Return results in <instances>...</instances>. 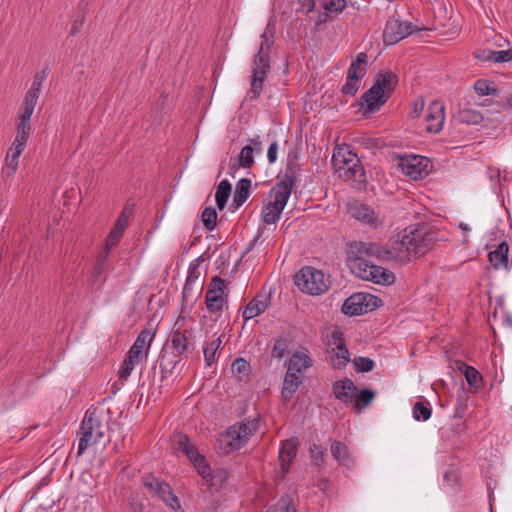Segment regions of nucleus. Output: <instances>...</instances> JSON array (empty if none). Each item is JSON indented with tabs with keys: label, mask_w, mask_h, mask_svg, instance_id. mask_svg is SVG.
Listing matches in <instances>:
<instances>
[{
	"label": "nucleus",
	"mask_w": 512,
	"mask_h": 512,
	"mask_svg": "<svg viewBox=\"0 0 512 512\" xmlns=\"http://www.w3.org/2000/svg\"><path fill=\"white\" fill-rule=\"evenodd\" d=\"M332 164L339 177L351 183L356 190L366 189L367 177L364 167L358 156L347 146L334 150Z\"/></svg>",
	"instance_id": "f257e3e1"
},
{
	"label": "nucleus",
	"mask_w": 512,
	"mask_h": 512,
	"mask_svg": "<svg viewBox=\"0 0 512 512\" xmlns=\"http://www.w3.org/2000/svg\"><path fill=\"white\" fill-rule=\"evenodd\" d=\"M261 44L258 53L254 56L252 62L251 87L247 92L250 100L259 98L263 91L264 82L270 72V50L273 40L272 36H268L267 32L261 34Z\"/></svg>",
	"instance_id": "f03ea898"
},
{
	"label": "nucleus",
	"mask_w": 512,
	"mask_h": 512,
	"mask_svg": "<svg viewBox=\"0 0 512 512\" xmlns=\"http://www.w3.org/2000/svg\"><path fill=\"white\" fill-rule=\"evenodd\" d=\"M105 431L103 411L97 408L88 409L81 423L78 455H81L88 447L100 443Z\"/></svg>",
	"instance_id": "7ed1b4c3"
},
{
	"label": "nucleus",
	"mask_w": 512,
	"mask_h": 512,
	"mask_svg": "<svg viewBox=\"0 0 512 512\" xmlns=\"http://www.w3.org/2000/svg\"><path fill=\"white\" fill-rule=\"evenodd\" d=\"M403 236L407 250L410 252V258L425 255L437 241V231L427 225L407 228L404 230Z\"/></svg>",
	"instance_id": "20e7f679"
},
{
	"label": "nucleus",
	"mask_w": 512,
	"mask_h": 512,
	"mask_svg": "<svg viewBox=\"0 0 512 512\" xmlns=\"http://www.w3.org/2000/svg\"><path fill=\"white\" fill-rule=\"evenodd\" d=\"M295 285L303 293L318 296L329 289L331 281L321 270L304 266L295 275Z\"/></svg>",
	"instance_id": "39448f33"
},
{
	"label": "nucleus",
	"mask_w": 512,
	"mask_h": 512,
	"mask_svg": "<svg viewBox=\"0 0 512 512\" xmlns=\"http://www.w3.org/2000/svg\"><path fill=\"white\" fill-rule=\"evenodd\" d=\"M399 167L402 172L412 180H420L429 175L432 165L431 161L424 156L408 155L401 157Z\"/></svg>",
	"instance_id": "423d86ee"
},
{
	"label": "nucleus",
	"mask_w": 512,
	"mask_h": 512,
	"mask_svg": "<svg viewBox=\"0 0 512 512\" xmlns=\"http://www.w3.org/2000/svg\"><path fill=\"white\" fill-rule=\"evenodd\" d=\"M228 296L226 282L220 277H213L205 294V303L209 312H221L225 297Z\"/></svg>",
	"instance_id": "0eeeda50"
},
{
	"label": "nucleus",
	"mask_w": 512,
	"mask_h": 512,
	"mask_svg": "<svg viewBox=\"0 0 512 512\" xmlns=\"http://www.w3.org/2000/svg\"><path fill=\"white\" fill-rule=\"evenodd\" d=\"M416 30V27L411 22L389 19L383 32L384 43L386 45H394Z\"/></svg>",
	"instance_id": "6e6552de"
},
{
	"label": "nucleus",
	"mask_w": 512,
	"mask_h": 512,
	"mask_svg": "<svg viewBox=\"0 0 512 512\" xmlns=\"http://www.w3.org/2000/svg\"><path fill=\"white\" fill-rule=\"evenodd\" d=\"M258 421L247 420L229 427L227 436L231 439V450L239 449L247 442L249 437L257 430Z\"/></svg>",
	"instance_id": "1a4fd4ad"
},
{
	"label": "nucleus",
	"mask_w": 512,
	"mask_h": 512,
	"mask_svg": "<svg viewBox=\"0 0 512 512\" xmlns=\"http://www.w3.org/2000/svg\"><path fill=\"white\" fill-rule=\"evenodd\" d=\"M383 251L384 261H395L400 264H406L411 259L403 235L401 238L398 236L397 238L390 239L383 246Z\"/></svg>",
	"instance_id": "9d476101"
},
{
	"label": "nucleus",
	"mask_w": 512,
	"mask_h": 512,
	"mask_svg": "<svg viewBox=\"0 0 512 512\" xmlns=\"http://www.w3.org/2000/svg\"><path fill=\"white\" fill-rule=\"evenodd\" d=\"M349 213L354 219L373 229H377L383 224V218L380 214L366 204L355 203L351 205Z\"/></svg>",
	"instance_id": "9b49d317"
},
{
	"label": "nucleus",
	"mask_w": 512,
	"mask_h": 512,
	"mask_svg": "<svg viewBox=\"0 0 512 512\" xmlns=\"http://www.w3.org/2000/svg\"><path fill=\"white\" fill-rule=\"evenodd\" d=\"M298 439L293 437L284 441L279 450V461L281 467V475L277 476V481L285 478V475L290 469V465L295 459L298 451Z\"/></svg>",
	"instance_id": "f8f14e48"
},
{
	"label": "nucleus",
	"mask_w": 512,
	"mask_h": 512,
	"mask_svg": "<svg viewBox=\"0 0 512 512\" xmlns=\"http://www.w3.org/2000/svg\"><path fill=\"white\" fill-rule=\"evenodd\" d=\"M444 120L445 107L443 102L438 100L432 101L425 115L426 130L430 133H438L443 127Z\"/></svg>",
	"instance_id": "ddd939ff"
},
{
	"label": "nucleus",
	"mask_w": 512,
	"mask_h": 512,
	"mask_svg": "<svg viewBox=\"0 0 512 512\" xmlns=\"http://www.w3.org/2000/svg\"><path fill=\"white\" fill-rule=\"evenodd\" d=\"M388 99V95L378 91L376 87L372 85V87L361 96L360 106H366V112L374 113L378 111Z\"/></svg>",
	"instance_id": "4468645a"
},
{
	"label": "nucleus",
	"mask_w": 512,
	"mask_h": 512,
	"mask_svg": "<svg viewBox=\"0 0 512 512\" xmlns=\"http://www.w3.org/2000/svg\"><path fill=\"white\" fill-rule=\"evenodd\" d=\"M351 252L354 256L361 258L372 257L379 261H384L383 246L373 242H356L350 246Z\"/></svg>",
	"instance_id": "2eb2a0df"
},
{
	"label": "nucleus",
	"mask_w": 512,
	"mask_h": 512,
	"mask_svg": "<svg viewBox=\"0 0 512 512\" xmlns=\"http://www.w3.org/2000/svg\"><path fill=\"white\" fill-rule=\"evenodd\" d=\"M331 339L335 345V349L337 350L335 357L338 361L334 364V367L343 368L350 361V355L345 344L343 333L339 328H336L331 332Z\"/></svg>",
	"instance_id": "dca6fc26"
},
{
	"label": "nucleus",
	"mask_w": 512,
	"mask_h": 512,
	"mask_svg": "<svg viewBox=\"0 0 512 512\" xmlns=\"http://www.w3.org/2000/svg\"><path fill=\"white\" fill-rule=\"evenodd\" d=\"M365 298H367V296H365L363 292L352 294L344 301L342 312L348 316H358L366 313Z\"/></svg>",
	"instance_id": "f3484780"
},
{
	"label": "nucleus",
	"mask_w": 512,
	"mask_h": 512,
	"mask_svg": "<svg viewBox=\"0 0 512 512\" xmlns=\"http://www.w3.org/2000/svg\"><path fill=\"white\" fill-rule=\"evenodd\" d=\"M398 84V76L392 71H386L378 74L373 86L383 94L388 95L390 98L392 92Z\"/></svg>",
	"instance_id": "a211bd4d"
},
{
	"label": "nucleus",
	"mask_w": 512,
	"mask_h": 512,
	"mask_svg": "<svg viewBox=\"0 0 512 512\" xmlns=\"http://www.w3.org/2000/svg\"><path fill=\"white\" fill-rule=\"evenodd\" d=\"M300 384L301 376L287 370L281 390V397L284 403H288L292 399Z\"/></svg>",
	"instance_id": "6ab92c4d"
},
{
	"label": "nucleus",
	"mask_w": 512,
	"mask_h": 512,
	"mask_svg": "<svg viewBox=\"0 0 512 512\" xmlns=\"http://www.w3.org/2000/svg\"><path fill=\"white\" fill-rule=\"evenodd\" d=\"M269 299L266 296L258 295L254 297L247 305L245 310L243 311V318L246 321H249L258 315L265 312L268 308Z\"/></svg>",
	"instance_id": "aec40b11"
},
{
	"label": "nucleus",
	"mask_w": 512,
	"mask_h": 512,
	"mask_svg": "<svg viewBox=\"0 0 512 512\" xmlns=\"http://www.w3.org/2000/svg\"><path fill=\"white\" fill-rule=\"evenodd\" d=\"M332 390L336 399L347 403L351 400L353 392L356 390V385L351 379L345 377L334 382Z\"/></svg>",
	"instance_id": "412c9836"
},
{
	"label": "nucleus",
	"mask_w": 512,
	"mask_h": 512,
	"mask_svg": "<svg viewBox=\"0 0 512 512\" xmlns=\"http://www.w3.org/2000/svg\"><path fill=\"white\" fill-rule=\"evenodd\" d=\"M312 362L311 357L306 353L296 351L287 363V370L301 376L303 371L312 366Z\"/></svg>",
	"instance_id": "4be33fe9"
},
{
	"label": "nucleus",
	"mask_w": 512,
	"mask_h": 512,
	"mask_svg": "<svg viewBox=\"0 0 512 512\" xmlns=\"http://www.w3.org/2000/svg\"><path fill=\"white\" fill-rule=\"evenodd\" d=\"M24 150L11 147L6 155V164L1 171V177L7 181L11 179L17 171L19 164V157Z\"/></svg>",
	"instance_id": "5701e85b"
},
{
	"label": "nucleus",
	"mask_w": 512,
	"mask_h": 512,
	"mask_svg": "<svg viewBox=\"0 0 512 512\" xmlns=\"http://www.w3.org/2000/svg\"><path fill=\"white\" fill-rule=\"evenodd\" d=\"M188 330H181L180 328L173 329L170 334L169 340L171 341L172 348L176 351L177 356L183 355L189 349Z\"/></svg>",
	"instance_id": "b1692460"
},
{
	"label": "nucleus",
	"mask_w": 512,
	"mask_h": 512,
	"mask_svg": "<svg viewBox=\"0 0 512 512\" xmlns=\"http://www.w3.org/2000/svg\"><path fill=\"white\" fill-rule=\"evenodd\" d=\"M508 252H509V245L507 242L500 243L495 250L489 252L488 259L491 265L499 269L501 267H504L505 269L508 268Z\"/></svg>",
	"instance_id": "393cba45"
},
{
	"label": "nucleus",
	"mask_w": 512,
	"mask_h": 512,
	"mask_svg": "<svg viewBox=\"0 0 512 512\" xmlns=\"http://www.w3.org/2000/svg\"><path fill=\"white\" fill-rule=\"evenodd\" d=\"M331 454L339 465L350 468L353 466V459L350 455L348 447L340 441H333L331 443Z\"/></svg>",
	"instance_id": "a878e982"
},
{
	"label": "nucleus",
	"mask_w": 512,
	"mask_h": 512,
	"mask_svg": "<svg viewBox=\"0 0 512 512\" xmlns=\"http://www.w3.org/2000/svg\"><path fill=\"white\" fill-rule=\"evenodd\" d=\"M370 266L371 262L369 260L359 256H354V258L350 261L352 272L363 280L376 278L375 275H372L373 272H371V269L368 268Z\"/></svg>",
	"instance_id": "bb28decb"
},
{
	"label": "nucleus",
	"mask_w": 512,
	"mask_h": 512,
	"mask_svg": "<svg viewBox=\"0 0 512 512\" xmlns=\"http://www.w3.org/2000/svg\"><path fill=\"white\" fill-rule=\"evenodd\" d=\"M176 449L186 454V456L192 463L203 456L199 453L198 449L191 443L188 436L184 434L178 435L176 439Z\"/></svg>",
	"instance_id": "cd10ccee"
},
{
	"label": "nucleus",
	"mask_w": 512,
	"mask_h": 512,
	"mask_svg": "<svg viewBox=\"0 0 512 512\" xmlns=\"http://www.w3.org/2000/svg\"><path fill=\"white\" fill-rule=\"evenodd\" d=\"M110 250H107L106 248L103 249V251L100 252V254L97 257V260L94 264L93 271H92V280L93 282H104L105 279H102V276L106 272L107 267V261L109 257Z\"/></svg>",
	"instance_id": "c85d7f7f"
},
{
	"label": "nucleus",
	"mask_w": 512,
	"mask_h": 512,
	"mask_svg": "<svg viewBox=\"0 0 512 512\" xmlns=\"http://www.w3.org/2000/svg\"><path fill=\"white\" fill-rule=\"evenodd\" d=\"M250 187L251 181L247 178H242L237 182L233 195V202L236 208H239L247 200Z\"/></svg>",
	"instance_id": "c756f323"
},
{
	"label": "nucleus",
	"mask_w": 512,
	"mask_h": 512,
	"mask_svg": "<svg viewBox=\"0 0 512 512\" xmlns=\"http://www.w3.org/2000/svg\"><path fill=\"white\" fill-rule=\"evenodd\" d=\"M367 62V54L361 52L357 55L356 60L351 63L347 70V76L350 79H357L359 81L365 75L366 69L363 67Z\"/></svg>",
	"instance_id": "7c9ffc66"
},
{
	"label": "nucleus",
	"mask_w": 512,
	"mask_h": 512,
	"mask_svg": "<svg viewBox=\"0 0 512 512\" xmlns=\"http://www.w3.org/2000/svg\"><path fill=\"white\" fill-rule=\"evenodd\" d=\"M157 496L174 511L181 510L180 501L178 497L173 493L171 486L169 484L166 483L164 486H161L159 494Z\"/></svg>",
	"instance_id": "2f4dec72"
},
{
	"label": "nucleus",
	"mask_w": 512,
	"mask_h": 512,
	"mask_svg": "<svg viewBox=\"0 0 512 512\" xmlns=\"http://www.w3.org/2000/svg\"><path fill=\"white\" fill-rule=\"evenodd\" d=\"M31 132L30 123L17 122V134L11 147L24 150Z\"/></svg>",
	"instance_id": "473e14b6"
},
{
	"label": "nucleus",
	"mask_w": 512,
	"mask_h": 512,
	"mask_svg": "<svg viewBox=\"0 0 512 512\" xmlns=\"http://www.w3.org/2000/svg\"><path fill=\"white\" fill-rule=\"evenodd\" d=\"M178 361L174 358H168L163 351H161L159 355V365H160V380L161 382L166 381L174 372Z\"/></svg>",
	"instance_id": "72a5a7b5"
},
{
	"label": "nucleus",
	"mask_w": 512,
	"mask_h": 512,
	"mask_svg": "<svg viewBox=\"0 0 512 512\" xmlns=\"http://www.w3.org/2000/svg\"><path fill=\"white\" fill-rule=\"evenodd\" d=\"M459 369H460V371L463 372L465 379L470 386H472L476 389H478L482 386L483 378H482L480 372L477 369H475L473 366H469V365L463 363L462 367H460Z\"/></svg>",
	"instance_id": "f704fd0d"
},
{
	"label": "nucleus",
	"mask_w": 512,
	"mask_h": 512,
	"mask_svg": "<svg viewBox=\"0 0 512 512\" xmlns=\"http://www.w3.org/2000/svg\"><path fill=\"white\" fill-rule=\"evenodd\" d=\"M232 186L228 180H222L216 190L215 199L216 204L220 210H223L226 206L227 200L230 196Z\"/></svg>",
	"instance_id": "c9c22d12"
},
{
	"label": "nucleus",
	"mask_w": 512,
	"mask_h": 512,
	"mask_svg": "<svg viewBox=\"0 0 512 512\" xmlns=\"http://www.w3.org/2000/svg\"><path fill=\"white\" fill-rule=\"evenodd\" d=\"M154 337L155 332L152 329H143L138 334L132 346L144 350L146 353H148Z\"/></svg>",
	"instance_id": "e433bc0d"
},
{
	"label": "nucleus",
	"mask_w": 512,
	"mask_h": 512,
	"mask_svg": "<svg viewBox=\"0 0 512 512\" xmlns=\"http://www.w3.org/2000/svg\"><path fill=\"white\" fill-rule=\"evenodd\" d=\"M375 398V392L371 389H363L361 390L355 399L354 409L357 413H361L364 408H366Z\"/></svg>",
	"instance_id": "4c0bfd02"
},
{
	"label": "nucleus",
	"mask_w": 512,
	"mask_h": 512,
	"mask_svg": "<svg viewBox=\"0 0 512 512\" xmlns=\"http://www.w3.org/2000/svg\"><path fill=\"white\" fill-rule=\"evenodd\" d=\"M368 268L373 272L372 275H375L376 277L374 279H368V281H372L377 284H390L394 281V274L385 272L382 267L371 263V266Z\"/></svg>",
	"instance_id": "58836bf2"
},
{
	"label": "nucleus",
	"mask_w": 512,
	"mask_h": 512,
	"mask_svg": "<svg viewBox=\"0 0 512 512\" xmlns=\"http://www.w3.org/2000/svg\"><path fill=\"white\" fill-rule=\"evenodd\" d=\"M297 165L295 163H288L284 172V177L277 184L286 186L290 191L294 188L297 182Z\"/></svg>",
	"instance_id": "ea45409f"
},
{
	"label": "nucleus",
	"mask_w": 512,
	"mask_h": 512,
	"mask_svg": "<svg viewBox=\"0 0 512 512\" xmlns=\"http://www.w3.org/2000/svg\"><path fill=\"white\" fill-rule=\"evenodd\" d=\"M458 120L465 124L476 125L483 121V116L476 110L462 109L458 113Z\"/></svg>",
	"instance_id": "a19ab883"
},
{
	"label": "nucleus",
	"mask_w": 512,
	"mask_h": 512,
	"mask_svg": "<svg viewBox=\"0 0 512 512\" xmlns=\"http://www.w3.org/2000/svg\"><path fill=\"white\" fill-rule=\"evenodd\" d=\"M236 159L238 166L250 168L254 164V148L250 145L244 146Z\"/></svg>",
	"instance_id": "79ce46f5"
},
{
	"label": "nucleus",
	"mask_w": 512,
	"mask_h": 512,
	"mask_svg": "<svg viewBox=\"0 0 512 512\" xmlns=\"http://www.w3.org/2000/svg\"><path fill=\"white\" fill-rule=\"evenodd\" d=\"M291 192L292 191H290L289 188H287L286 186L276 184V186L270 192L269 196L274 201H276V203L278 202L279 204L285 207L291 195Z\"/></svg>",
	"instance_id": "37998d69"
},
{
	"label": "nucleus",
	"mask_w": 512,
	"mask_h": 512,
	"mask_svg": "<svg viewBox=\"0 0 512 512\" xmlns=\"http://www.w3.org/2000/svg\"><path fill=\"white\" fill-rule=\"evenodd\" d=\"M142 360L139 358H133L130 355H126V358L124 359L120 371H119V378L121 380H126L132 373L134 367L138 365Z\"/></svg>",
	"instance_id": "c03bdc74"
},
{
	"label": "nucleus",
	"mask_w": 512,
	"mask_h": 512,
	"mask_svg": "<svg viewBox=\"0 0 512 512\" xmlns=\"http://www.w3.org/2000/svg\"><path fill=\"white\" fill-rule=\"evenodd\" d=\"M309 452L312 463L315 466L322 468L325 464L326 450L318 444H312L309 448Z\"/></svg>",
	"instance_id": "a18cd8bd"
},
{
	"label": "nucleus",
	"mask_w": 512,
	"mask_h": 512,
	"mask_svg": "<svg viewBox=\"0 0 512 512\" xmlns=\"http://www.w3.org/2000/svg\"><path fill=\"white\" fill-rule=\"evenodd\" d=\"M432 415L429 404L425 405L422 401H417L413 406V417L417 421H427Z\"/></svg>",
	"instance_id": "49530a36"
},
{
	"label": "nucleus",
	"mask_w": 512,
	"mask_h": 512,
	"mask_svg": "<svg viewBox=\"0 0 512 512\" xmlns=\"http://www.w3.org/2000/svg\"><path fill=\"white\" fill-rule=\"evenodd\" d=\"M202 222L208 231H212L217 222V212L213 207H206L202 212Z\"/></svg>",
	"instance_id": "de8ad7c7"
},
{
	"label": "nucleus",
	"mask_w": 512,
	"mask_h": 512,
	"mask_svg": "<svg viewBox=\"0 0 512 512\" xmlns=\"http://www.w3.org/2000/svg\"><path fill=\"white\" fill-rule=\"evenodd\" d=\"M346 5V0H324L323 2L324 10L329 15H338L345 9Z\"/></svg>",
	"instance_id": "09e8293b"
},
{
	"label": "nucleus",
	"mask_w": 512,
	"mask_h": 512,
	"mask_svg": "<svg viewBox=\"0 0 512 512\" xmlns=\"http://www.w3.org/2000/svg\"><path fill=\"white\" fill-rule=\"evenodd\" d=\"M200 277L199 265L197 263H191L188 269L186 282L183 289V295L191 289V285Z\"/></svg>",
	"instance_id": "8fccbe9b"
},
{
	"label": "nucleus",
	"mask_w": 512,
	"mask_h": 512,
	"mask_svg": "<svg viewBox=\"0 0 512 512\" xmlns=\"http://www.w3.org/2000/svg\"><path fill=\"white\" fill-rule=\"evenodd\" d=\"M474 89L481 96L498 94L497 88L490 87L488 81L484 79L477 80L474 84Z\"/></svg>",
	"instance_id": "3c124183"
},
{
	"label": "nucleus",
	"mask_w": 512,
	"mask_h": 512,
	"mask_svg": "<svg viewBox=\"0 0 512 512\" xmlns=\"http://www.w3.org/2000/svg\"><path fill=\"white\" fill-rule=\"evenodd\" d=\"M124 231L125 230L114 226L107 236L104 248L111 250L113 247H115L122 238Z\"/></svg>",
	"instance_id": "603ef678"
},
{
	"label": "nucleus",
	"mask_w": 512,
	"mask_h": 512,
	"mask_svg": "<svg viewBox=\"0 0 512 512\" xmlns=\"http://www.w3.org/2000/svg\"><path fill=\"white\" fill-rule=\"evenodd\" d=\"M288 340L284 338L277 339L271 351V356L274 358L281 359L285 356L288 351Z\"/></svg>",
	"instance_id": "864d4df0"
},
{
	"label": "nucleus",
	"mask_w": 512,
	"mask_h": 512,
	"mask_svg": "<svg viewBox=\"0 0 512 512\" xmlns=\"http://www.w3.org/2000/svg\"><path fill=\"white\" fill-rule=\"evenodd\" d=\"M142 484L145 488L149 489L151 492H154L156 495L159 494L160 487L164 486L166 483L160 481L153 475H147L142 478Z\"/></svg>",
	"instance_id": "5fc2aeb1"
},
{
	"label": "nucleus",
	"mask_w": 512,
	"mask_h": 512,
	"mask_svg": "<svg viewBox=\"0 0 512 512\" xmlns=\"http://www.w3.org/2000/svg\"><path fill=\"white\" fill-rule=\"evenodd\" d=\"M49 75V69L44 68L40 71H37L33 77V82L30 87V90L37 91L41 93L42 85L44 81L47 79Z\"/></svg>",
	"instance_id": "6e6d98bb"
},
{
	"label": "nucleus",
	"mask_w": 512,
	"mask_h": 512,
	"mask_svg": "<svg viewBox=\"0 0 512 512\" xmlns=\"http://www.w3.org/2000/svg\"><path fill=\"white\" fill-rule=\"evenodd\" d=\"M354 365L357 372H370L373 370L375 363L371 358L360 356L354 359Z\"/></svg>",
	"instance_id": "4d7b16f0"
},
{
	"label": "nucleus",
	"mask_w": 512,
	"mask_h": 512,
	"mask_svg": "<svg viewBox=\"0 0 512 512\" xmlns=\"http://www.w3.org/2000/svg\"><path fill=\"white\" fill-rule=\"evenodd\" d=\"M194 467L197 469L198 473L204 478L208 479L211 477V468L209 464L206 462L205 457L202 456L195 462H193Z\"/></svg>",
	"instance_id": "13d9d810"
},
{
	"label": "nucleus",
	"mask_w": 512,
	"mask_h": 512,
	"mask_svg": "<svg viewBox=\"0 0 512 512\" xmlns=\"http://www.w3.org/2000/svg\"><path fill=\"white\" fill-rule=\"evenodd\" d=\"M281 213L274 211L273 208L265 205L262 211V217L265 224H276L279 220Z\"/></svg>",
	"instance_id": "bf43d9fd"
},
{
	"label": "nucleus",
	"mask_w": 512,
	"mask_h": 512,
	"mask_svg": "<svg viewBox=\"0 0 512 512\" xmlns=\"http://www.w3.org/2000/svg\"><path fill=\"white\" fill-rule=\"evenodd\" d=\"M278 506L282 512H296L294 500L289 494H284L281 496Z\"/></svg>",
	"instance_id": "052dcab7"
},
{
	"label": "nucleus",
	"mask_w": 512,
	"mask_h": 512,
	"mask_svg": "<svg viewBox=\"0 0 512 512\" xmlns=\"http://www.w3.org/2000/svg\"><path fill=\"white\" fill-rule=\"evenodd\" d=\"M344 95L354 96L358 91V80L350 79V76L346 77V82L341 89Z\"/></svg>",
	"instance_id": "680f3d73"
},
{
	"label": "nucleus",
	"mask_w": 512,
	"mask_h": 512,
	"mask_svg": "<svg viewBox=\"0 0 512 512\" xmlns=\"http://www.w3.org/2000/svg\"><path fill=\"white\" fill-rule=\"evenodd\" d=\"M365 296H367V298H365V311L366 313L369 312V311H373L374 309L380 307L381 303H382V300L375 296V295H372V294H369V293H365Z\"/></svg>",
	"instance_id": "e2e57ef3"
},
{
	"label": "nucleus",
	"mask_w": 512,
	"mask_h": 512,
	"mask_svg": "<svg viewBox=\"0 0 512 512\" xmlns=\"http://www.w3.org/2000/svg\"><path fill=\"white\" fill-rule=\"evenodd\" d=\"M512 60V49L493 51V61L498 63L509 62Z\"/></svg>",
	"instance_id": "0e129e2a"
},
{
	"label": "nucleus",
	"mask_w": 512,
	"mask_h": 512,
	"mask_svg": "<svg viewBox=\"0 0 512 512\" xmlns=\"http://www.w3.org/2000/svg\"><path fill=\"white\" fill-rule=\"evenodd\" d=\"M33 107L26 106L22 103L19 116H18V122H24V123H30L31 116L34 112Z\"/></svg>",
	"instance_id": "69168bd1"
},
{
	"label": "nucleus",
	"mask_w": 512,
	"mask_h": 512,
	"mask_svg": "<svg viewBox=\"0 0 512 512\" xmlns=\"http://www.w3.org/2000/svg\"><path fill=\"white\" fill-rule=\"evenodd\" d=\"M39 97H40V92L33 91V90L29 89L25 94L23 104H25L26 106L35 108Z\"/></svg>",
	"instance_id": "338daca9"
},
{
	"label": "nucleus",
	"mask_w": 512,
	"mask_h": 512,
	"mask_svg": "<svg viewBox=\"0 0 512 512\" xmlns=\"http://www.w3.org/2000/svg\"><path fill=\"white\" fill-rule=\"evenodd\" d=\"M248 367V362L244 358L239 357L233 361L231 369L233 373L241 374L244 373L248 369Z\"/></svg>",
	"instance_id": "774afa93"
}]
</instances>
